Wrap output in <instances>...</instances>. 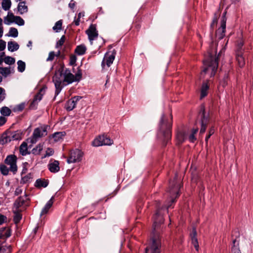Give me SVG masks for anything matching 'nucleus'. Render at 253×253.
I'll return each instance as SVG.
<instances>
[{"instance_id":"obj_1","label":"nucleus","mask_w":253,"mask_h":253,"mask_svg":"<svg viewBox=\"0 0 253 253\" xmlns=\"http://www.w3.org/2000/svg\"><path fill=\"white\" fill-rule=\"evenodd\" d=\"M153 218L152 236L150 238L148 246L145 249L146 253H161L162 250L161 234L163 232L162 224L164 222V219L160 209L157 210Z\"/></svg>"},{"instance_id":"obj_2","label":"nucleus","mask_w":253,"mask_h":253,"mask_svg":"<svg viewBox=\"0 0 253 253\" xmlns=\"http://www.w3.org/2000/svg\"><path fill=\"white\" fill-rule=\"evenodd\" d=\"M172 126V116L167 117L162 114L158 125V135L164 142L167 143L171 137V128ZM166 144H165V145Z\"/></svg>"},{"instance_id":"obj_3","label":"nucleus","mask_w":253,"mask_h":253,"mask_svg":"<svg viewBox=\"0 0 253 253\" xmlns=\"http://www.w3.org/2000/svg\"><path fill=\"white\" fill-rule=\"evenodd\" d=\"M204 69L201 72V76L203 74H208L210 77H213L218 67V58L213 57L211 54L203 61Z\"/></svg>"},{"instance_id":"obj_4","label":"nucleus","mask_w":253,"mask_h":253,"mask_svg":"<svg viewBox=\"0 0 253 253\" xmlns=\"http://www.w3.org/2000/svg\"><path fill=\"white\" fill-rule=\"evenodd\" d=\"M247 48L244 46V42L242 40L237 41L236 48V59L240 67L242 68L245 65V58L247 56Z\"/></svg>"},{"instance_id":"obj_5","label":"nucleus","mask_w":253,"mask_h":253,"mask_svg":"<svg viewBox=\"0 0 253 253\" xmlns=\"http://www.w3.org/2000/svg\"><path fill=\"white\" fill-rule=\"evenodd\" d=\"M64 68L63 67H61L55 72V74L52 78V81L55 87L54 99L59 94L62 89L63 87L61 84L64 82Z\"/></svg>"},{"instance_id":"obj_6","label":"nucleus","mask_w":253,"mask_h":253,"mask_svg":"<svg viewBox=\"0 0 253 253\" xmlns=\"http://www.w3.org/2000/svg\"><path fill=\"white\" fill-rule=\"evenodd\" d=\"M50 126L47 125H43L36 128L33 131L31 137L29 138L30 142L32 144L36 143L39 138L44 137L47 134V129Z\"/></svg>"},{"instance_id":"obj_7","label":"nucleus","mask_w":253,"mask_h":253,"mask_svg":"<svg viewBox=\"0 0 253 253\" xmlns=\"http://www.w3.org/2000/svg\"><path fill=\"white\" fill-rule=\"evenodd\" d=\"M21 135L20 130L6 132L2 135L0 141L2 144H4L11 140H19L21 138Z\"/></svg>"},{"instance_id":"obj_8","label":"nucleus","mask_w":253,"mask_h":253,"mask_svg":"<svg viewBox=\"0 0 253 253\" xmlns=\"http://www.w3.org/2000/svg\"><path fill=\"white\" fill-rule=\"evenodd\" d=\"M83 154V152L78 149L72 150L67 162L68 164L79 162L82 161Z\"/></svg>"},{"instance_id":"obj_9","label":"nucleus","mask_w":253,"mask_h":253,"mask_svg":"<svg viewBox=\"0 0 253 253\" xmlns=\"http://www.w3.org/2000/svg\"><path fill=\"white\" fill-rule=\"evenodd\" d=\"M113 140L107 135H103L95 138L92 142V145L95 147L102 145H110L113 144Z\"/></svg>"},{"instance_id":"obj_10","label":"nucleus","mask_w":253,"mask_h":253,"mask_svg":"<svg viewBox=\"0 0 253 253\" xmlns=\"http://www.w3.org/2000/svg\"><path fill=\"white\" fill-rule=\"evenodd\" d=\"M199 116L201 118V129L200 131V134L204 133L207 128V125L208 122V116L206 115L205 106L202 105L201 106L200 111L199 114Z\"/></svg>"},{"instance_id":"obj_11","label":"nucleus","mask_w":253,"mask_h":253,"mask_svg":"<svg viewBox=\"0 0 253 253\" xmlns=\"http://www.w3.org/2000/svg\"><path fill=\"white\" fill-rule=\"evenodd\" d=\"M177 174L175 175L174 179L169 181V192L171 196L176 195V198L179 195V190L181 187V184L177 183L176 178Z\"/></svg>"},{"instance_id":"obj_12","label":"nucleus","mask_w":253,"mask_h":253,"mask_svg":"<svg viewBox=\"0 0 253 253\" xmlns=\"http://www.w3.org/2000/svg\"><path fill=\"white\" fill-rule=\"evenodd\" d=\"M46 88L47 87L46 86L42 87L35 95L33 101L29 106V108L30 109L33 110L36 109L38 102L42 100L43 94L45 93Z\"/></svg>"},{"instance_id":"obj_13","label":"nucleus","mask_w":253,"mask_h":253,"mask_svg":"<svg viewBox=\"0 0 253 253\" xmlns=\"http://www.w3.org/2000/svg\"><path fill=\"white\" fill-rule=\"evenodd\" d=\"M16 162L17 157L14 155L7 156L4 160V163L10 166V170L14 174L16 173L17 171Z\"/></svg>"},{"instance_id":"obj_14","label":"nucleus","mask_w":253,"mask_h":253,"mask_svg":"<svg viewBox=\"0 0 253 253\" xmlns=\"http://www.w3.org/2000/svg\"><path fill=\"white\" fill-rule=\"evenodd\" d=\"M116 54V50L113 49L111 52V54H110L109 52H107L105 54L104 57L101 63V66L103 68H104L105 64L108 67L111 66L115 59Z\"/></svg>"},{"instance_id":"obj_15","label":"nucleus","mask_w":253,"mask_h":253,"mask_svg":"<svg viewBox=\"0 0 253 253\" xmlns=\"http://www.w3.org/2000/svg\"><path fill=\"white\" fill-rule=\"evenodd\" d=\"M225 14L226 12H224L221 21V26L218 29L216 32V36L219 40L222 39L225 36L226 20Z\"/></svg>"},{"instance_id":"obj_16","label":"nucleus","mask_w":253,"mask_h":253,"mask_svg":"<svg viewBox=\"0 0 253 253\" xmlns=\"http://www.w3.org/2000/svg\"><path fill=\"white\" fill-rule=\"evenodd\" d=\"M85 32L88 36L89 41L92 44V41L95 40L98 36L96 25L91 24Z\"/></svg>"},{"instance_id":"obj_17","label":"nucleus","mask_w":253,"mask_h":253,"mask_svg":"<svg viewBox=\"0 0 253 253\" xmlns=\"http://www.w3.org/2000/svg\"><path fill=\"white\" fill-rule=\"evenodd\" d=\"M82 98L80 96H75L69 100L65 104V108L68 111L73 110L76 106L77 102Z\"/></svg>"},{"instance_id":"obj_18","label":"nucleus","mask_w":253,"mask_h":253,"mask_svg":"<svg viewBox=\"0 0 253 253\" xmlns=\"http://www.w3.org/2000/svg\"><path fill=\"white\" fill-rule=\"evenodd\" d=\"M48 168L49 171L52 173H56L60 170L59 163L57 160L50 163L48 165Z\"/></svg>"},{"instance_id":"obj_19","label":"nucleus","mask_w":253,"mask_h":253,"mask_svg":"<svg viewBox=\"0 0 253 253\" xmlns=\"http://www.w3.org/2000/svg\"><path fill=\"white\" fill-rule=\"evenodd\" d=\"M64 82H66L68 84H71L75 82L74 75L70 73L69 69H66L64 75Z\"/></svg>"},{"instance_id":"obj_20","label":"nucleus","mask_w":253,"mask_h":253,"mask_svg":"<svg viewBox=\"0 0 253 253\" xmlns=\"http://www.w3.org/2000/svg\"><path fill=\"white\" fill-rule=\"evenodd\" d=\"M53 199L54 197L52 196L50 199L46 203L44 207L42 208V211L41 212V216L44 215L46 214L49 210L52 207L53 203Z\"/></svg>"},{"instance_id":"obj_21","label":"nucleus","mask_w":253,"mask_h":253,"mask_svg":"<svg viewBox=\"0 0 253 253\" xmlns=\"http://www.w3.org/2000/svg\"><path fill=\"white\" fill-rule=\"evenodd\" d=\"M48 183L49 181L48 179L39 178L36 181L35 186L37 188H45L48 186Z\"/></svg>"},{"instance_id":"obj_22","label":"nucleus","mask_w":253,"mask_h":253,"mask_svg":"<svg viewBox=\"0 0 253 253\" xmlns=\"http://www.w3.org/2000/svg\"><path fill=\"white\" fill-rule=\"evenodd\" d=\"M176 138L178 144L182 143L186 138V133L183 131H178L176 135Z\"/></svg>"},{"instance_id":"obj_23","label":"nucleus","mask_w":253,"mask_h":253,"mask_svg":"<svg viewBox=\"0 0 253 253\" xmlns=\"http://www.w3.org/2000/svg\"><path fill=\"white\" fill-rule=\"evenodd\" d=\"M65 135L66 132L65 131H59L54 133L49 137H52L54 139L55 142H57L62 139Z\"/></svg>"},{"instance_id":"obj_24","label":"nucleus","mask_w":253,"mask_h":253,"mask_svg":"<svg viewBox=\"0 0 253 253\" xmlns=\"http://www.w3.org/2000/svg\"><path fill=\"white\" fill-rule=\"evenodd\" d=\"M17 9L20 14L26 13L28 10V6L26 5L25 1L20 2L18 3Z\"/></svg>"},{"instance_id":"obj_25","label":"nucleus","mask_w":253,"mask_h":253,"mask_svg":"<svg viewBox=\"0 0 253 253\" xmlns=\"http://www.w3.org/2000/svg\"><path fill=\"white\" fill-rule=\"evenodd\" d=\"M209 88V86L208 82L203 83L201 89V99L207 95Z\"/></svg>"},{"instance_id":"obj_26","label":"nucleus","mask_w":253,"mask_h":253,"mask_svg":"<svg viewBox=\"0 0 253 253\" xmlns=\"http://www.w3.org/2000/svg\"><path fill=\"white\" fill-rule=\"evenodd\" d=\"M19 152L22 156H26L30 153L28 151V145L26 142H23L19 147Z\"/></svg>"},{"instance_id":"obj_27","label":"nucleus","mask_w":253,"mask_h":253,"mask_svg":"<svg viewBox=\"0 0 253 253\" xmlns=\"http://www.w3.org/2000/svg\"><path fill=\"white\" fill-rule=\"evenodd\" d=\"M8 50L11 52L17 50L19 48V44L15 42H8L7 44Z\"/></svg>"},{"instance_id":"obj_28","label":"nucleus","mask_w":253,"mask_h":253,"mask_svg":"<svg viewBox=\"0 0 253 253\" xmlns=\"http://www.w3.org/2000/svg\"><path fill=\"white\" fill-rule=\"evenodd\" d=\"M86 50L85 46L84 44H81L76 47L75 52L78 55H84Z\"/></svg>"},{"instance_id":"obj_29","label":"nucleus","mask_w":253,"mask_h":253,"mask_svg":"<svg viewBox=\"0 0 253 253\" xmlns=\"http://www.w3.org/2000/svg\"><path fill=\"white\" fill-rule=\"evenodd\" d=\"M25 200L23 196H20L18 197L14 203V207L16 209H18L21 207L25 204Z\"/></svg>"},{"instance_id":"obj_30","label":"nucleus","mask_w":253,"mask_h":253,"mask_svg":"<svg viewBox=\"0 0 253 253\" xmlns=\"http://www.w3.org/2000/svg\"><path fill=\"white\" fill-rule=\"evenodd\" d=\"M43 144L39 143L32 150V153L35 155H39L43 149Z\"/></svg>"},{"instance_id":"obj_31","label":"nucleus","mask_w":253,"mask_h":253,"mask_svg":"<svg viewBox=\"0 0 253 253\" xmlns=\"http://www.w3.org/2000/svg\"><path fill=\"white\" fill-rule=\"evenodd\" d=\"M233 246L231 247V253H241L239 247V242L237 243L236 239L233 240Z\"/></svg>"},{"instance_id":"obj_32","label":"nucleus","mask_w":253,"mask_h":253,"mask_svg":"<svg viewBox=\"0 0 253 253\" xmlns=\"http://www.w3.org/2000/svg\"><path fill=\"white\" fill-rule=\"evenodd\" d=\"M12 17L15 19L14 22L19 26H23L24 25V20L19 16H15L14 14H11Z\"/></svg>"},{"instance_id":"obj_33","label":"nucleus","mask_w":253,"mask_h":253,"mask_svg":"<svg viewBox=\"0 0 253 253\" xmlns=\"http://www.w3.org/2000/svg\"><path fill=\"white\" fill-rule=\"evenodd\" d=\"M11 14H13V13L8 12V15L5 17L4 19V23L6 25H10L12 23H14V20L11 16Z\"/></svg>"},{"instance_id":"obj_34","label":"nucleus","mask_w":253,"mask_h":253,"mask_svg":"<svg viewBox=\"0 0 253 253\" xmlns=\"http://www.w3.org/2000/svg\"><path fill=\"white\" fill-rule=\"evenodd\" d=\"M0 112L1 115L4 117L9 116L11 113V111L8 107L4 106L1 108Z\"/></svg>"},{"instance_id":"obj_35","label":"nucleus","mask_w":253,"mask_h":253,"mask_svg":"<svg viewBox=\"0 0 253 253\" xmlns=\"http://www.w3.org/2000/svg\"><path fill=\"white\" fill-rule=\"evenodd\" d=\"M11 2L10 0H2L1 2L2 8L5 11L8 10L11 7Z\"/></svg>"},{"instance_id":"obj_36","label":"nucleus","mask_w":253,"mask_h":253,"mask_svg":"<svg viewBox=\"0 0 253 253\" xmlns=\"http://www.w3.org/2000/svg\"><path fill=\"white\" fill-rule=\"evenodd\" d=\"M10 73V67H0V74L4 77H7Z\"/></svg>"},{"instance_id":"obj_37","label":"nucleus","mask_w":253,"mask_h":253,"mask_svg":"<svg viewBox=\"0 0 253 253\" xmlns=\"http://www.w3.org/2000/svg\"><path fill=\"white\" fill-rule=\"evenodd\" d=\"M198 131V128H193L192 130L191 133L189 136V140L191 142H194L196 140V137L195 136V134H197V133Z\"/></svg>"},{"instance_id":"obj_38","label":"nucleus","mask_w":253,"mask_h":253,"mask_svg":"<svg viewBox=\"0 0 253 253\" xmlns=\"http://www.w3.org/2000/svg\"><path fill=\"white\" fill-rule=\"evenodd\" d=\"M62 20H60L56 22L52 28L53 30L57 33L59 32L62 29Z\"/></svg>"},{"instance_id":"obj_39","label":"nucleus","mask_w":253,"mask_h":253,"mask_svg":"<svg viewBox=\"0 0 253 253\" xmlns=\"http://www.w3.org/2000/svg\"><path fill=\"white\" fill-rule=\"evenodd\" d=\"M18 35V32L16 28L11 27L10 28L9 33L7 34V36L16 38Z\"/></svg>"},{"instance_id":"obj_40","label":"nucleus","mask_w":253,"mask_h":253,"mask_svg":"<svg viewBox=\"0 0 253 253\" xmlns=\"http://www.w3.org/2000/svg\"><path fill=\"white\" fill-rule=\"evenodd\" d=\"M13 221L15 224H17L22 219V214L18 211H14Z\"/></svg>"},{"instance_id":"obj_41","label":"nucleus","mask_w":253,"mask_h":253,"mask_svg":"<svg viewBox=\"0 0 253 253\" xmlns=\"http://www.w3.org/2000/svg\"><path fill=\"white\" fill-rule=\"evenodd\" d=\"M17 69L19 72L22 73L25 70V63L22 60H19L17 62Z\"/></svg>"},{"instance_id":"obj_42","label":"nucleus","mask_w":253,"mask_h":253,"mask_svg":"<svg viewBox=\"0 0 253 253\" xmlns=\"http://www.w3.org/2000/svg\"><path fill=\"white\" fill-rule=\"evenodd\" d=\"M10 252V246L0 245V253H8Z\"/></svg>"},{"instance_id":"obj_43","label":"nucleus","mask_w":253,"mask_h":253,"mask_svg":"<svg viewBox=\"0 0 253 253\" xmlns=\"http://www.w3.org/2000/svg\"><path fill=\"white\" fill-rule=\"evenodd\" d=\"M9 169L7 167L3 164L0 165V171L1 173L4 175H7L8 174Z\"/></svg>"},{"instance_id":"obj_44","label":"nucleus","mask_w":253,"mask_h":253,"mask_svg":"<svg viewBox=\"0 0 253 253\" xmlns=\"http://www.w3.org/2000/svg\"><path fill=\"white\" fill-rule=\"evenodd\" d=\"M3 61L5 64L8 65L13 64L15 62V58L10 56H6Z\"/></svg>"},{"instance_id":"obj_45","label":"nucleus","mask_w":253,"mask_h":253,"mask_svg":"<svg viewBox=\"0 0 253 253\" xmlns=\"http://www.w3.org/2000/svg\"><path fill=\"white\" fill-rule=\"evenodd\" d=\"M228 79V74L227 73H225L222 80L220 82V85L222 86L223 87L226 86V85L227 84Z\"/></svg>"},{"instance_id":"obj_46","label":"nucleus","mask_w":253,"mask_h":253,"mask_svg":"<svg viewBox=\"0 0 253 253\" xmlns=\"http://www.w3.org/2000/svg\"><path fill=\"white\" fill-rule=\"evenodd\" d=\"M78 71L74 75L75 82H79L81 80L82 77V73L81 69L78 68Z\"/></svg>"},{"instance_id":"obj_47","label":"nucleus","mask_w":253,"mask_h":253,"mask_svg":"<svg viewBox=\"0 0 253 253\" xmlns=\"http://www.w3.org/2000/svg\"><path fill=\"white\" fill-rule=\"evenodd\" d=\"M65 41V37L64 35L62 36L60 39L57 42L56 44V47L58 48L61 46L64 43Z\"/></svg>"},{"instance_id":"obj_48","label":"nucleus","mask_w":253,"mask_h":253,"mask_svg":"<svg viewBox=\"0 0 253 253\" xmlns=\"http://www.w3.org/2000/svg\"><path fill=\"white\" fill-rule=\"evenodd\" d=\"M25 108V104L24 103H22L17 105L14 109V111L21 112Z\"/></svg>"},{"instance_id":"obj_49","label":"nucleus","mask_w":253,"mask_h":253,"mask_svg":"<svg viewBox=\"0 0 253 253\" xmlns=\"http://www.w3.org/2000/svg\"><path fill=\"white\" fill-rule=\"evenodd\" d=\"M53 154H54V151H53V149H52L51 148H48L46 151L45 154L42 157V158H45L46 157L51 156L53 155Z\"/></svg>"},{"instance_id":"obj_50","label":"nucleus","mask_w":253,"mask_h":253,"mask_svg":"<svg viewBox=\"0 0 253 253\" xmlns=\"http://www.w3.org/2000/svg\"><path fill=\"white\" fill-rule=\"evenodd\" d=\"M191 239L192 244L194 246L196 251H198V249H199V244H198L197 238H191Z\"/></svg>"},{"instance_id":"obj_51","label":"nucleus","mask_w":253,"mask_h":253,"mask_svg":"<svg viewBox=\"0 0 253 253\" xmlns=\"http://www.w3.org/2000/svg\"><path fill=\"white\" fill-rule=\"evenodd\" d=\"M77 61V57L75 55H72L70 57V64L71 65H74L75 64Z\"/></svg>"},{"instance_id":"obj_52","label":"nucleus","mask_w":253,"mask_h":253,"mask_svg":"<svg viewBox=\"0 0 253 253\" xmlns=\"http://www.w3.org/2000/svg\"><path fill=\"white\" fill-rule=\"evenodd\" d=\"M55 56V54L54 51H51L49 52L48 57L46 59L47 61H52Z\"/></svg>"},{"instance_id":"obj_53","label":"nucleus","mask_w":253,"mask_h":253,"mask_svg":"<svg viewBox=\"0 0 253 253\" xmlns=\"http://www.w3.org/2000/svg\"><path fill=\"white\" fill-rule=\"evenodd\" d=\"M190 237L191 238H197V231L195 227L192 228V231L190 233Z\"/></svg>"},{"instance_id":"obj_54","label":"nucleus","mask_w":253,"mask_h":253,"mask_svg":"<svg viewBox=\"0 0 253 253\" xmlns=\"http://www.w3.org/2000/svg\"><path fill=\"white\" fill-rule=\"evenodd\" d=\"M6 47V42L2 40H0V51L3 50Z\"/></svg>"},{"instance_id":"obj_55","label":"nucleus","mask_w":253,"mask_h":253,"mask_svg":"<svg viewBox=\"0 0 253 253\" xmlns=\"http://www.w3.org/2000/svg\"><path fill=\"white\" fill-rule=\"evenodd\" d=\"M7 119L3 116H0V126H3L6 122Z\"/></svg>"},{"instance_id":"obj_56","label":"nucleus","mask_w":253,"mask_h":253,"mask_svg":"<svg viewBox=\"0 0 253 253\" xmlns=\"http://www.w3.org/2000/svg\"><path fill=\"white\" fill-rule=\"evenodd\" d=\"M6 219H7V217L6 216L0 214V225H1L4 222H5Z\"/></svg>"},{"instance_id":"obj_57","label":"nucleus","mask_w":253,"mask_h":253,"mask_svg":"<svg viewBox=\"0 0 253 253\" xmlns=\"http://www.w3.org/2000/svg\"><path fill=\"white\" fill-rule=\"evenodd\" d=\"M217 19H218V16L216 15V14H214V17L213 18L212 23L211 24V27L213 26V25L217 23Z\"/></svg>"},{"instance_id":"obj_58","label":"nucleus","mask_w":253,"mask_h":253,"mask_svg":"<svg viewBox=\"0 0 253 253\" xmlns=\"http://www.w3.org/2000/svg\"><path fill=\"white\" fill-rule=\"evenodd\" d=\"M75 4L76 2H75V1L74 0H71L70 3H69L68 6L71 9H73L75 7Z\"/></svg>"},{"instance_id":"obj_59","label":"nucleus","mask_w":253,"mask_h":253,"mask_svg":"<svg viewBox=\"0 0 253 253\" xmlns=\"http://www.w3.org/2000/svg\"><path fill=\"white\" fill-rule=\"evenodd\" d=\"M21 193H22L21 189H20V188H16L14 194L16 196H18V195H20V194H21Z\"/></svg>"},{"instance_id":"obj_60","label":"nucleus","mask_w":253,"mask_h":253,"mask_svg":"<svg viewBox=\"0 0 253 253\" xmlns=\"http://www.w3.org/2000/svg\"><path fill=\"white\" fill-rule=\"evenodd\" d=\"M214 127L212 126L210 128L209 131V135H212L214 132Z\"/></svg>"},{"instance_id":"obj_61","label":"nucleus","mask_w":253,"mask_h":253,"mask_svg":"<svg viewBox=\"0 0 253 253\" xmlns=\"http://www.w3.org/2000/svg\"><path fill=\"white\" fill-rule=\"evenodd\" d=\"M4 235L5 236V237H6V238H8V237H10V236H11V231H10V229H8L6 231V232H5V233Z\"/></svg>"},{"instance_id":"obj_62","label":"nucleus","mask_w":253,"mask_h":253,"mask_svg":"<svg viewBox=\"0 0 253 253\" xmlns=\"http://www.w3.org/2000/svg\"><path fill=\"white\" fill-rule=\"evenodd\" d=\"M4 95L5 97L6 94L5 93V90L1 87H0V96Z\"/></svg>"},{"instance_id":"obj_63","label":"nucleus","mask_w":253,"mask_h":253,"mask_svg":"<svg viewBox=\"0 0 253 253\" xmlns=\"http://www.w3.org/2000/svg\"><path fill=\"white\" fill-rule=\"evenodd\" d=\"M75 18H76V17ZM80 19L79 18H78L77 19H75L74 21L75 25L76 26H79L80 24Z\"/></svg>"},{"instance_id":"obj_64","label":"nucleus","mask_w":253,"mask_h":253,"mask_svg":"<svg viewBox=\"0 0 253 253\" xmlns=\"http://www.w3.org/2000/svg\"><path fill=\"white\" fill-rule=\"evenodd\" d=\"M29 178V176L27 175L22 178V180L24 181V182H26L28 181Z\"/></svg>"}]
</instances>
